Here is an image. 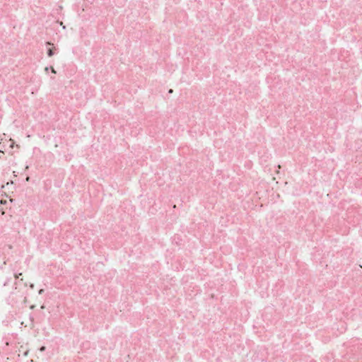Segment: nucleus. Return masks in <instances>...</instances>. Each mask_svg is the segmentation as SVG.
Here are the masks:
<instances>
[{"instance_id": "nucleus-7", "label": "nucleus", "mask_w": 362, "mask_h": 362, "mask_svg": "<svg viewBox=\"0 0 362 362\" xmlns=\"http://www.w3.org/2000/svg\"><path fill=\"white\" fill-rule=\"evenodd\" d=\"M30 287L31 288H34V284H30Z\"/></svg>"}, {"instance_id": "nucleus-4", "label": "nucleus", "mask_w": 362, "mask_h": 362, "mask_svg": "<svg viewBox=\"0 0 362 362\" xmlns=\"http://www.w3.org/2000/svg\"><path fill=\"white\" fill-rule=\"evenodd\" d=\"M44 292V290L43 289H40L38 292V293L40 295L42 294V293Z\"/></svg>"}, {"instance_id": "nucleus-2", "label": "nucleus", "mask_w": 362, "mask_h": 362, "mask_svg": "<svg viewBox=\"0 0 362 362\" xmlns=\"http://www.w3.org/2000/svg\"><path fill=\"white\" fill-rule=\"evenodd\" d=\"M10 281H11V279H7V280L4 283V286H5L8 285V284H9Z\"/></svg>"}, {"instance_id": "nucleus-5", "label": "nucleus", "mask_w": 362, "mask_h": 362, "mask_svg": "<svg viewBox=\"0 0 362 362\" xmlns=\"http://www.w3.org/2000/svg\"><path fill=\"white\" fill-rule=\"evenodd\" d=\"M19 275H21V273H19L18 275V274H14L16 279H18Z\"/></svg>"}, {"instance_id": "nucleus-6", "label": "nucleus", "mask_w": 362, "mask_h": 362, "mask_svg": "<svg viewBox=\"0 0 362 362\" xmlns=\"http://www.w3.org/2000/svg\"><path fill=\"white\" fill-rule=\"evenodd\" d=\"M51 69H52V71L53 73H56V71H55V70L54 69V68L51 67Z\"/></svg>"}, {"instance_id": "nucleus-1", "label": "nucleus", "mask_w": 362, "mask_h": 362, "mask_svg": "<svg viewBox=\"0 0 362 362\" xmlns=\"http://www.w3.org/2000/svg\"><path fill=\"white\" fill-rule=\"evenodd\" d=\"M54 54V52L53 49H52L49 48V49H47V55H48L49 57H52Z\"/></svg>"}, {"instance_id": "nucleus-3", "label": "nucleus", "mask_w": 362, "mask_h": 362, "mask_svg": "<svg viewBox=\"0 0 362 362\" xmlns=\"http://www.w3.org/2000/svg\"><path fill=\"white\" fill-rule=\"evenodd\" d=\"M40 350L41 351H44L45 350V346H42V347L40 349Z\"/></svg>"}]
</instances>
